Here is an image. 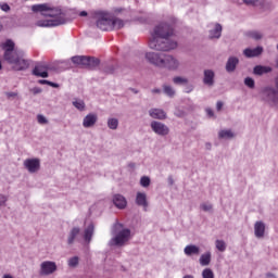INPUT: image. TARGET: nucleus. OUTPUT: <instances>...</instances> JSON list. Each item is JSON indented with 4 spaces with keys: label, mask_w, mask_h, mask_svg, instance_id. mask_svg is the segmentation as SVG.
Returning <instances> with one entry per match:
<instances>
[{
    "label": "nucleus",
    "mask_w": 278,
    "mask_h": 278,
    "mask_svg": "<svg viewBox=\"0 0 278 278\" xmlns=\"http://www.w3.org/2000/svg\"><path fill=\"white\" fill-rule=\"evenodd\" d=\"M178 47L179 41L175 38L173 27L166 23H161L153 28L148 39V49L151 51L146 52L144 59L155 68L177 73V71H181V60L166 53L177 51Z\"/></svg>",
    "instance_id": "1"
},
{
    "label": "nucleus",
    "mask_w": 278,
    "mask_h": 278,
    "mask_svg": "<svg viewBox=\"0 0 278 278\" xmlns=\"http://www.w3.org/2000/svg\"><path fill=\"white\" fill-rule=\"evenodd\" d=\"M30 10L35 14H41L43 16V18L36 21L35 25L37 27H58L68 23V17L62 12V9L50 3L33 4Z\"/></svg>",
    "instance_id": "2"
},
{
    "label": "nucleus",
    "mask_w": 278,
    "mask_h": 278,
    "mask_svg": "<svg viewBox=\"0 0 278 278\" xmlns=\"http://www.w3.org/2000/svg\"><path fill=\"white\" fill-rule=\"evenodd\" d=\"M3 51V60L12 65L13 71H27L29 68V61L25 53L16 47V41L13 39H4L0 43Z\"/></svg>",
    "instance_id": "3"
},
{
    "label": "nucleus",
    "mask_w": 278,
    "mask_h": 278,
    "mask_svg": "<svg viewBox=\"0 0 278 278\" xmlns=\"http://www.w3.org/2000/svg\"><path fill=\"white\" fill-rule=\"evenodd\" d=\"M132 238L134 235L129 227L121 222H115L111 227V239L108 244L111 249H123L129 244Z\"/></svg>",
    "instance_id": "4"
},
{
    "label": "nucleus",
    "mask_w": 278,
    "mask_h": 278,
    "mask_svg": "<svg viewBox=\"0 0 278 278\" xmlns=\"http://www.w3.org/2000/svg\"><path fill=\"white\" fill-rule=\"evenodd\" d=\"M96 25L102 31H110L112 29V13L110 11L96 12Z\"/></svg>",
    "instance_id": "5"
},
{
    "label": "nucleus",
    "mask_w": 278,
    "mask_h": 278,
    "mask_svg": "<svg viewBox=\"0 0 278 278\" xmlns=\"http://www.w3.org/2000/svg\"><path fill=\"white\" fill-rule=\"evenodd\" d=\"M261 96L263 101H266L271 108H278L277 89L270 86L263 87L261 89Z\"/></svg>",
    "instance_id": "6"
},
{
    "label": "nucleus",
    "mask_w": 278,
    "mask_h": 278,
    "mask_svg": "<svg viewBox=\"0 0 278 278\" xmlns=\"http://www.w3.org/2000/svg\"><path fill=\"white\" fill-rule=\"evenodd\" d=\"M72 62L73 64H76V66H85L87 68H97V65L99 64V59L77 55L72 58Z\"/></svg>",
    "instance_id": "7"
},
{
    "label": "nucleus",
    "mask_w": 278,
    "mask_h": 278,
    "mask_svg": "<svg viewBox=\"0 0 278 278\" xmlns=\"http://www.w3.org/2000/svg\"><path fill=\"white\" fill-rule=\"evenodd\" d=\"M23 166L29 175H38L40 173L41 162L38 157H28L24 160Z\"/></svg>",
    "instance_id": "8"
},
{
    "label": "nucleus",
    "mask_w": 278,
    "mask_h": 278,
    "mask_svg": "<svg viewBox=\"0 0 278 278\" xmlns=\"http://www.w3.org/2000/svg\"><path fill=\"white\" fill-rule=\"evenodd\" d=\"M58 273V263L53 261H43L39 265V275L41 277H50V275H54Z\"/></svg>",
    "instance_id": "9"
},
{
    "label": "nucleus",
    "mask_w": 278,
    "mask_h": 278,
    "mask_svg": "<svg viewBox=\"0 0 278 278\" xmlns=\"http://www.w3.org/2000/svg\"><path fill=\"white\" fill-rule=\"evenodd\" d=\"M150 127L156 136H168L170 134V128L162 122L152 121Z\"/></svg>",
    "instance_id": "10"
},
{
    "label": "nucleus",
    "mask_w": 278,
    "mask_h": 278,
    "mask_svg": "<svg viewBox=\"0 0 278 278\" xmlns=\"http://www.w3.org/2000/svg\"><path fill=\"white\" fill-rule=\"evenodd\" d=\"M135 203L138 207L147 210L149 207V195L144 191H137L135 194Z\"/></svg>",
    "instance_id": "11"
},
{
    "label": "nucleus",
    "mask_w": 278,
    "mask_h": 278,
    "mask_svg": "<svg viewBox=\"0 0 278 278\" xmlns=\"http://www.w3.org/2000/svg\"><path fill=\"white\" fill-rule=\"evenodd\" d=\"M98 121H99V115H97V113H88L83 118V127L85 129H92V127H94V125H97Z\"/></svg>",
    "instance_id": "12"
},
{
    "label": "nucleus",
    "mask_w": 278,
    "mask_h": 278,
    "mask_svg": "<svg viewBox=\"0 0 278 278\" xmlns=\"http://www.w3.org/2000/svg\"><path fill=\"white\" fill-rule=\"evenodd\" d=\"M254 236L257 240H264L266 237V223L262 220L254 223Z\"/></svg>",
    "instance_id": "13"
},
{
    "label": "nucleus",
    "mask_w": 278,
    "mask_h": 278,
    "mask_svg": "<svg viewBox=\"0 0 278 278\" xmlns=\"http://www.w3.org/2000/svg\"><path fill=\"white\" fill-rule=\"evenodd\" d=\"M216 79V73L213 70H204L203 71V84L204 86H207L208 88H212L214 86Z\"/></svg>",
    "instance_id": "14"
},
{
    "label": "nucleus",
    "mask_w": 278,
    "mask_h": 278,
    "mask_svg": "<svg viewBox=\"0 0 278 278\" xmlns=\"http://www.w3.org/2000/svg\"><path fill=\"white\" fill-rule=\"evenodd\" d=\"M238 135L231 128H222L217 132L218 140H233Z\"/></svg>",
    "instance_id": "15"
},
{
    "label": "nucleus",
    "mask_w": 278,
    "mask_h": 278,
    "mask_svg": "<svg viewBox=\"0 0 278 278\" xmlns=\"http://www.w3.org/2000/svg\"><path fill=\"white\" fill-rule=\"evenodd\" d=\"M223 36V26L218 23L211 24V28L208 30V38L211 40H218Z\"/></svg>",
    "instance_id": "16"
},
{
    "label": "nucleus",
    "mask_w": 278,
    "mask_h": 278,
    "mask_svg": "<svg viewBox=\"0 0 278 278\" xmlns=\"http://www.w3.org/2000/svg\"><path fill=\"white\" fill-rule=\"evenodd\" d=\"M149 117L154 118L155 121H166L167 115L166 111L163 109L153 108L148 111Z\"/></svg>",
    "instance_id": "17"
},
{
    "label": "nucleus",
    "mask_w": 278,
    "mask_h": 278,
    "mask_svg": "<svg viewBox=\"0 0 278 278\" xmlns=\"http://www.w3.org/2000/svg\"><path fill=\"white\" fill-rule=\"evenodd\" d=\"M264 53V47L257 46L256 48H245L243 50V55L245 58H260Z\"/></svg>",
    "instance_id": "18"
},
{
    "label": "nucleus",
    "mask_w": 278,
    "mask_h": 278,
    "mask_svg": "<svg viewBox=\"0 0 278 278\" xmlns=\"http://www.w3.org/2000/svg\"><path fill=\"white\" fill-rule=\"evenodd\" d=\"M112 203L117 207V210H125V207H127V198L119 193L114 194Z\"/></svg>",
    "instance_id": "19"
},
{
    "label": "nucleus",
    "mask_w": 278,
    "mask_h": 278,
    "mask_svg": "<svg viewBox=\"0 0 278 278\" xmlns=\"http://www.w3.org/2000/svg\"><path fill=\"white\" fill-rule=\"evenodd\" d=\"M184 253L187 257L201 255V248L197 244H188L184 248Z\"/></svg>",
    "instance_id": "20"
},
{
    "label": "nucleus",
    "mask_w": 278,
    "mask_h": 278,
    "mask_svg": "<svg viewBox=\"0 0 278 278\" xmlns=\"http://www.w3.org/2000/svg\"><path fill=\"white\" fill-rule=\"evenodd\" d=\"M163 94L168 99H175L177 97V89L168 83L162 85Z\"/></svg>",
    "instance_id": "21"
},
{
    "label": "nucleus",
    "mask_w": 278,
    "mask_h": 278,
    "mask_svg": "<svg viewBox=\"0 0 278 278\" xmlns=\"http://www.w3.org/2000/svg\"><path fill=\"white\" fill-rule=\"evenodd\" d=\"M238 64H240V59L238 56H230L226 62V72L235 73Z\"/></svg>",
    "instance_id": "22"
},
{
    "label": "nucleus",
    "mask_w": 278,
    "mask_h": 278,
    "mask_svg": "<svg viewBox=\"0 0 278 278\" xmlns=\"http://www.w3.org/2000/svg\"><path fill=\"white\" fill-rule=\"evenodd\" d=\"M33 75H35V77L47 78L49 77V70L45 65H37L33 70Z\"/></svg>",
    "instance_id": "23"
},
{
    "label": "nucleus",
    "mask_w": 278,
    "mask_h": 278,
    "mask_svg": "<svg viewBox=\"0 0 278 278\" xmlns=\"http://www.w3.org/2000/svg\"><path fill=\"white\" fill-rule=\"evenodd\" d=\"M200 266H210L212 264V252L207 251L200 255Z\"/></svg>",
    "instance_id": "24"
},
{
    "label": "nucleus",
    "mask_w": 278,
    "mask_h": 278,
    "mask_svg": "<svg viewBox=\"0 0 278 278\" xmlns=\"http://www.w3.org/2000/svg\"><path fill=\"white\" fill-rule=\"evenodd\" d=\"M172 81L174 86H188L190 84V79L186 76H174Z\"/></svg>",
    "instance_id": "25"
},
{
    "label": "nucleus",
    "mask_w": 278,
    "mask_h": 278,
    "mask_svg": "<svg viewBox=\"0 0 278 278\" xmlns=\"http://www.w3.org/2000/svg\"><path fill=\"white\" fill-rule=\"evenodd\" d=\"M72 105L78 110V112H86V102L83 99L74 98Z\"/></svg>",
    "instance_id": "26"
},
{
    "label": "nucleus",
    "mask_w": 278,
    "mask_h": 278,
    "mask_svg": "<svg viewBox=\"0 0 278 278\" xmlns=\"http://www.w3.org/2000/svg\"><path fill=\"white\" fill-rule=\"evenodd\" d=\"M125 27V21L119 17H111V29H123Z\"/></svg>",
    "instance_id": "27"
},
{
    "label": "nucleus",
    "mask_w": 278,
    "mask_h": 278,
    "mask_svg": "<svg viewBox=\"0 0 278 278\" xmlns=\"http://www.w3.org/2000/svg\"><path fill=\"white\" fill-rule=\"evenodd\" d=\"M273 72V67L270 66H255L253 70L254 75H267V73H271Z\"/></svg>",
    "instance_id": "28"
},
{
    "label": "nucleus",
    "mask_w": 278,
    "mask_h": 278,
    "mask_svg": "<svg viewBox=\"0 0 278 278\" xmlns=\"http://www.w3.org/2000/svg\"><path fill=\"white\" fill-rule=\"evenodd\" d=\"M215 249L219 253H225V251H227V242L223 239H216L215 240Z\"/></svg>",
    "instance_id": "29"
},
{
    "label": "nucleus",
    "mask_w": 278,
    "mask_h": 278,
    "mask_svg": "<svg viewBox=\"0 0 278 278\" xmlns=\"http://www.w3.org/2000/svg\"><path fill=\"white\" fill-rule=\"evenodd\" d=\"M106 126L112 129V131H116L118 129V118L116 117H109L106 119Z\"/></svg>",
    "instance_id": "30"
},
{
    "label": "nucleus",
    "mask_w": 278,
    "mask_h": 278,
    "mask_svg": "<svg viewBox=\"0 0 278 278\" xmlns=\"http://www.w3.org/2000/svg\"><path fill=\"white\" fill-rule=\"evenodd\" d=\"M94 236V225L90 224L85 230V241L90 242Z\"/></svg>",
    "instance_id": "31"
},
{
    "label": "nucleus",
    "mask_w": 278,
    "mask_h": 278,
    "mask_svg": "<svg viewBox=\"0 0 278 278\" xmlns=\"http://www.w3.org/2000/svg\"><path fill=\"white\" fill-rule=\"evenodd\" d=\"M248 38H252V40H262L264 38V34L260 30H251L247 33Z\"/></svg>",
    "instance_id": "32"
},
{
    "label": "nucleus",
    "mask_w": 278,
    "mask_h": 278,
    "mask_svg": "<svg viewBox=\"0 0 278 278\" xmlns=\"http://www.w3.org/2000/svg\"><path fill=\"white\" fill-rule=\"evenodd\" d=\"M77 236H79V228H73L70 232L67 242L68 244H73V242H75V238H77Z\"/></svg>",
    "instance_id": "33"
},
{
    "label": "nucleus",
    "mask_w": 278,
    "mask_h": 278,
    "mask_svg": "<svg viewBox=\"0 0 278 278\" xmlns=\"http://www.w3.org/2000/svg\"><path fill=\"white\" fill-rule=\"evenodd\" d=\"M67 266L70 268H77L79 266V257L78 256H72L67 260Z\"/></svg>",
    "instance_id": "34"
},
{
    "label": "nucleus",
    "mask_w": 278,
    "mask_h": 278,
    "mask_svg": "<svg viewBox=\"0 0 278 278\" xmlns=\"http://www.w3.org/2000/svg\"><path fill=\"white\" fill-rule=\"evenodd\" d=\"M141 188H149L151 186V177L142 176L139 180Z\"/></svg>",
    "instance_id": "35"
},
{
    "label": "nucleus",
    "mask_w": 278,
    "mask_h": 278,
    "mask_svg": "<svg viewBox=\"0 0 278 278\" xmlns=\"http://www.w3.org/2000/svg\"><path fill=\"white\" fill-rule=\"evenodd\" d=\"M243 84L244 86H247V88H250V90H253L255 88V79H253L252 77H245Z\"/></svg>",
    "instance_id": "36"
},
{
    "label": "nucleus",
    "mask_w": 278,
    "mask_h": 278,
    "mask_svg": "<svg viewBox=\"0 0 278 278\" xmlns=\"http://www.w3.org/2000/svg\"><path fill=\"white\" fill-rule=\"evenodd\" d=\"M109 12H110V14H112V18H116V16H119V14H123V12H125V9L117 7V8H113Z\"/></svg>",
    "instance_id": "37"
},
{
    "label": "nucleus",
    "mask_w": 278,
    "mask_h": 278,
    "mask_svg": "<svg viewBox=\"0 0 278 278\" xmlns=\"http://www.w3.org/2000/svg\"><path fill=\"white\" fill-rule=\"evenodd\" d=\"M202 278H214V270H212V268L206 267L202 270L201 273Z\"/></svg>",
    "instance_id": "38"
},
{
    "label": "nucleus",
    "mask_w": 278,
    "mask_h": 278,
    "mask_svg": "<svg viewBox=\"0 0 278 278\" xmlns=\"http://www.w3.org/2000/svg\"><path fill=\"white\" fill-rule=\"evenodd\" d=\"M200 210H202V212L211 213L214 210V206L212 203L204 202L200 205Z\"/></svg>",
    "instance_id": "39"
},
{
    "label": "nucleus",
    "mask_w": 278,
    "mask_h": 278,
    "mask_svg": "<svg viewBox=\"0 0 278 278\" xmlns=\"http://www.w3.org/2000/svg\"><path fill=\"white\" fill-rule=\"evenodd\" d=\"M37 123L38 125H49V118L42 114L37 115Z\"/></svg>",
    "instance_id": "40"
},
{
    "label": "nucleus",
    "mask_w": 278,
    "mask_h": 278,
    "mask_svg": "<svg viewBox=\"0 0 278 278\" xmlns=\"http://www.w3.org/2000/svg\"><path fill=\"white\" fill-rule=\"evenodd\" d=\"M244 5L255 8L260 3V0H241Z\"/></svg>",
    "instance_id": "41"
},
{
    "label": "nucleus",
    "mask_w": 278,
    "mask_h": 278,
    "mask_svg": "<svg viewBox=\"0 0 278 278\" xmlns=\"http://www.w3.org/2000/svg\"><path fill=\"white\" fill-rule=\"evenodd\" d=\"M205 114H206L207 118L216 119V113H214V110L206 108Z\"/></svg>",
    "instance_id": "42"
},
{
    "label": "nucleus",
    "mask_w": 278,
    "mask_h": 278,
    "mask_svg": "<svg viewBox=\"0 0 278 278\" xmlns=\"http://www.w3.org/2000/svg\"><path fill=\"white\" fill-rule=\"evenodd\" d=\"M185 92L186 94H190V92H194V85L188 83L187 85H185Z\"/></svg>",
    "instance_id": "43"
},
{
    "label": "nucleus",
    "mask_w": 278,
    "mask_h": 278,
    "mask_svg": "<svg viewBox=\"0 0 278 278\" xmlns=\"http://www.w3.org/2000/svg\"><path fill=\"white\" fill-rule=\"evenodd\" d=\"M5 97H7V99H16L18 97V93H16L14 91H8V92H5Z\"/></svg>",
    "instance_id": "44"
},
{
    "label": "nucleus",
    "mask_w": 278,
    "mask_h": 278,
    "mask_svg": "<svg viewBox=\"0 0 278 278\" xmlns=\"http://www.w3.org/2000/svg\"><path fill=\"white\" fill-rule=\"evenodd\" d=\"M223 108H225V102L217 101L216 102V112H223Z\"/></svg>",
    "instance_id": "45"
},
{
    "label": "nucleus",
    "mask_w": 278,
    "mask_h": 278,
    "mask_svg": "<svg viewBox=\"0 0 278 278\" xmlns=\"http://www.w3.org/2000/svg\"><path fill=\"white\" fill-rule=\"evenodd\" d=\"M139 23H149V17L147 15H140L139 17L136 18Z\"/></svg>",
    "instance_id": "46"
},
{
    "label": "nucleus",
    "mask_w": 278,
    "mask_h": 278,
    "mask_svg": "<svg viewBox=\"0 0 278 278\" xmlns=\"http://www.w3.org/2000/svg\"><path fill=\"white\" fill-rule=\"evenodd\" d=\"M5 203H8V197L0 195V207L5 206Z\"/></svg>",
    "instance_id": "47"
},
{
    "label": "nucleus",
    "mask_w": 278,
    "mask_h": 278,
    "mask_svg": "<svg viewBox=\"0 0 278 278\" xmlns=\"http://www.w3.org/2000/svg\"><path fill=\"white\" fill-rule=\"evenodd\" d=\"M39 84H41V85L47 84L48 86H52V88H58V85H55L54 83H51L49 80H39Z\"/></svg>",
    "instance_id": "48"
},
{
    "label": "nucleus",
    "mask_w": 278,
    "mask_h": 278,
    "mask_svg": "<svg viewBox=\"0 0 278 278\" xmlns=\"http://www.w3.org/2000/svg\"><path fill=\"white\" fill-rule=\"evenodd\" d=\"M0 9L2 12H10V5L8 3H1Z\"/></svg>",
    "instance_id": "49"
},
{
    "label": "nucleus",
    "mask_w": 278,
    "mask_h": 278,
    "mask_svg": "<svg viewBox=\"0 0 278 278\" xmlns=\"http://www.w3.org/2000/svg\"><path fill=\"white\" fill-rule=\"evenodd\" d=\"M30 92H33V94H40V92H42V89L40 87H34L33 89H30Z\"/></svg>",
    "instance_id": "50"
},
{
    "label": "nucleus",
    "mask_w": 278,
    "mask_h": 278,
    "mask_svg": "<svg viewBox=\"0 0 278 278\" xmlns=\"http://www.w3.org/2000/svg\"><path fill=\"white\" fill-rule=\"evenodd\" d=\"M162 92H163V90L160 89V88H153V89L151 90V93H152V94H162Z\"/></svg>",
    "instance_id": "51"
},
{
    "label": "nucleus",
    "mask_w": 278,
    "mask_h": 278,
    "mask_svg": "<svg viewBox=\"0 0 278 278\" xmlns=\"http://www.w3.org/2000/svg\"><path fill=\"white\" fill-rule=\"evenodd\" d=\"M167 184L168 186H174L175 185V178L173 176L167 177Z\"/></svg>",
    "instance_id": "52"
},
{
    "label": "nucleus",
    "mask_w": 278,
    "mask_h": 278,
    "mask_svg": "<svg viewBox=\"0 0 278 278\" xmlns=\"http://www.w3.org/2000/svg\"><path fill=\"white\" fill-rule=\"evenodd\" d=\"M79 16H88V12L81 11V12L79 13Z\"/></svg>",
    "instance_id": "53"
},
{
    "label": "nucleus",
    "mask_w": 278,
    "mask_h": 278,
    "mask_svg": "<svg viewBox=\"0 0 278 278\" xmlns=\"http://www.w3.org/2000/svg\"><path fill=\"white\" fill-rule=\"evenodd\" d=\"M2 278H14L12 275H10V274H4L3 276H2Z\"/></svg>",
    "instance_id": "54"
},
{
    "label": "nucleus",
    "mask_w": 278,
    "mask_h": 278,
    "mask_svg": "<svg viewBox=\"0 0 278 278\" xmlns=\"http://www.w3.org/2000/svg\"><path fill=\"white\" fill-rule=\"evenodd\" d=\"M267 278H277V276L275 274H267Z\"/></svg>",
    "instance_id": "55"
},
{
    "label": "nucleus",
    "mask_w": 278,
    "mask_h": 278,
    "mask_svg": "<svg viewBox=\"0 0 278 278\" xmlns=\"http://www.w3.org/2000/svg\"><path fill=\"white\" fill-rule=\"evenodd\" d=\"M206 149H212V143L207 142L205 143Z\"/></svg>",
    "instance_id": "56"
},
{
    "label": "nucleus",
    "mask_w": 278,
    "mask_h": 278,
    "mask_svg": "<svg viewBox=\"0 0 278 278\" xmlns=\"http://www.w3.org/2000/svg\"><path fill=\"white\" fill-rule=\"evenodd\" d=\"M3 29V26L0 24V31Z\"/></svg>",
    "instance_id": "57"
},
{
    "label": "nucleus",
    "mask_w": 278,
    "mask_h": 278,
    "mask_svg": "<svg viewBox=\"0 0 278 278\" xmlns=\"http://www.w3.org/2000/svg\"><path fill=\"white\" fill-rule=\"evenodd\" d=\"M1 68H2V65H1V61H0V71H1Z\"/></svg>",
    "instance_id": "58"
}]
</instances>
